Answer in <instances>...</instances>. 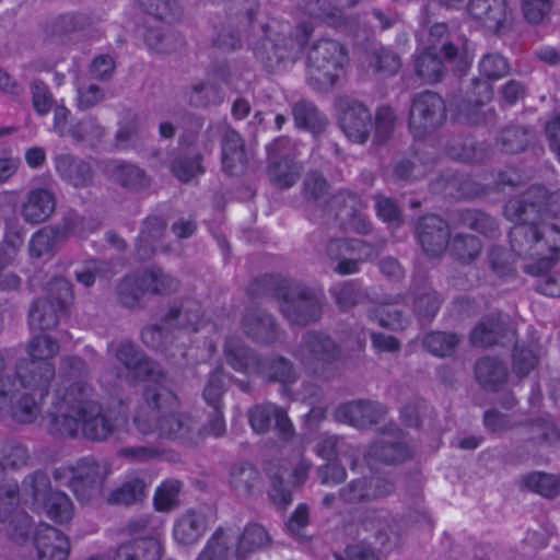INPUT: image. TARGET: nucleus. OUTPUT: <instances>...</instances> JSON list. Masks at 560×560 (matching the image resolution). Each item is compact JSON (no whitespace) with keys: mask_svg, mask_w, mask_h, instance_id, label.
I'll return each mask as SVG.
<instances>
[{"mask_svg":"<svg viewBox=\"0 0 560 560\" xmlns=\"http://www.w3.org/2000/svg\"><path fill=\"white\" fill-rule=\"evenodd\" d=\"M544 213L560 217V191L548 195L544 187H532L523 199H511L504 208L506 219L516 222L510 233L513 250L537 260V266H526L533 273L549 268L560 252V230L536 225V217Z\"/></svg>","mask_w":560,"mask_h":560,"instance_id":"obj_1","label":"nucleus"},{"mask_svg":"<svg viewBox=\"0 0 560 560\" xmlns=\"http://www.w3.org/2000/svg\"><path fill=\"white\" fill-rule=\"evenodd\" d=\"M58 350V345L46 335L30 341L28 360L18 369L19 383L10 376H0V409L10 406L12 417L21 423L36 419L39 410L36 397L43 398L47 393L54 376V366L49 360Z\"/></svg>","mask_w":560,"mask_h":560,"instance_id":"obj_2","label":"nucleus"},{"mask_svg":"<svg viewBox=\"0 0 560 560\" xmlns=\"http://www.w3.org/2000/svg\"><path fill=\"white\" fill-rule=\"evenodd\" d=\"M91 388L81 380L72 382L65 394L54 404L49 411L50 428L65 435H73L80 429L95 440L106 439L113 431L109 421L101 415L100 407L91 397Z\"/></svg>","mask_w":560,"mask_h":560,"instance_id":"obj_3","label":"nucleus"},{"mask_svg":"<svg viewBox=\"0 0 560 560\" xmlns=\"http://www.w3.org/2000/svg\"><path fill=\"white\" fill-rule=\"evenodd\" d=\"M269 542L267 530L258 524L248 525L240 536L232 529H218L208 540L197 560H229L232 544H235V556L243 560L261 550Z\"/></svg>","mask_w":560,"mask_h":560,"instance_id":"obj_4","label":"nucleus"},{"mask_svg":"<svg viewBox=\"0 0 560 560\" xmlns=\"http://www.w3.org/2000/svg\"><path fill=\"white\" fill-rule=\"evenodd\" d=\"M21 495L34 511L46 514L56 523H67L73 516L71 500L65 493L54 491L44 474H35L27 478L23 482Z\"/></svg>","mask_w":560,"mask_h":560,"instance_id":"obj_5","label":"nucleus"},{"mask_svg":"<svg viewBox=\"0 0 560 560\" xmlns=\"http://www.w3.org/2000/svg\"><path fill=\"white\" fill-rule=\"evenodd\" d=\"M117 359L124 366L120 376L129 382L144 380L152 383L148 385L144 397L148 401L152 400L154 408H161L163 404L172 405L175 402V396L162 386L158 380L159 374L153 370V363L144 359L131 343H122L117 351ZM151 405V402H149Z\"/></svg>","mask_w":560,"mask_h":560,"instance_id":"obj_6","label":"nucleus"},{"mask_svg":"<svg viewBox=\"0 0 560 560\" xmlns=\"http://www.w3.org/2000/svg\"><path fill=\"white\" fill-rule=\"evenodd\" d=\"M225 355L234 370L248 375H257L283 383L294 378V370L288 361L282 358L260 360L249 354L248 350L238 341L226 343Z\"/></svg>","mask_w":560,"mask_h":560,"instance_id":"obj_7","label":"nucleus"},{"mask_svg":"<svg viewBox=\"0 0 560 560\" xmlns=\"http://www.w3.org/2000/svg\"><path fill=\"white\" fill-rule=\"evenodd\" d=\"M347 57L334 40H320L308 54V78L319 90L329 89L343 73Z\"/></svg>","mask_w":560,"mask_h":560,"instance_id":"obj_8","label":"nucleus"},{"mask_svg":"<svg viewBox=\"0 0 560 560\" xmlns=\"http://www.w3.org/2000/svg\"><path fill=\"white\" fill-rule=\"evenodd\" d=\"M105 478L100 474V465L84 459L77 467L59 468L55 480L58 486L70 487L79 500H90Z\"/></svg>","mask_w":560,"mask_h":560,"instance_id":"obj_9","label":"nucleus"},{"mask_svg":"<svg viewBox=\"0 0 560 560\" xmlns=\"http://www.w3.org/2000/svg\"><path fill=\"white\" fill-rule=\"evenodd\" d=\"M445 119L444 101L436 94L425 92L419 94L412 103L409 128L415 137L436 128Z\"/></svg>","mask_w":560,"mask_h":560,"instance_id":"obj_10","label":"nucleus"},{"mask_svg":"<svg viewBox=\"0 0 560 560\" xmlns=\"http://www.w3.org/2000/svg\"><path fill=\"white\" fill-rule=\"evenodd\" d=\"M176 287V281L160 269H150L138 280L126 279L120 284L119 294L127 306H133L145 292L166 293Z\"/></svg>","mask_w":560,"mask_h":560,"instance_id":"obj_11","label":"nucleus"},{"mask_svg":"<svg viewBox=\"0 0 560 560\" xmlns=\"http://www.w3.org/2000/svg\"><path fill=\"white\" fill-rule=\"evenodd\" d=\"M50 293L56 294V306L52 302L37 301L30 312V325L39 329H49L57 325V310H62L70 301L71 285L65 279H57L50 287Z\"/></svg>","mask_w":560,"mask_h":560,"instance_id":"obj_12","label":"nucleus"},{"mask_svg":"<svg viewBox=\"0 0 560 560\" xmlns=\"http://www.w3.org/2000/svg\"><path fill=\"white\" fill-rule=\"evenodd\" d=\"M281 312L294 324H307L315 320L320 313L317 299L300 287L290 288L283 295Z\"/></svg>","mask_w":560,"mask_h":560,"instance_id":"obj_13","label":"nucleus"},{"mask_svg":"<svg viewBox=\"0 0 560 560\" xmlns=\"http://www.w3.org/2000/svg\"><path fill=\"white\" fill-rule=\"evenodd\" d=\"M339 121L346 136L354 142H363L371 127V114L359 102L342 100L338 104Z\"/></svg>","mask_w":560,"mask_h":560,"instance_id":"obj_14","label":"nucleus"},{"mask_svg":"<svg viewBox=\"0 0 560 560\" xmlns=\"http://www.w3.org/2000/svg\"><path fill=\"white\" fill-rule=\"evenodd\" d=\"M373 249L358 240L337 241L328 246V254L339 260L336 270L341 275L353 273L358 270L359 260L369 259Z\"/></svg>","mask_w":560,"mask_h":560,"instance_id":"obj_15","label":"nucleus"},{"mask_svg":"<svg viewBox=\"0 0 560 560\" xmlns=\"http://www.w3.org/2000/svg\"><path fill=\"white\" fill-rule=\"evenodd\" d=\"M303 38H300L296 43V48L288 47L291 39L287 38H269L266 37L260 44L254 48L255 56L264 62L268 68L276 69L280 62L289 58H294L295 55L301 50L307 38L310 31L302 27Z\"/></svg>","mask_w":560,"mask_h":560,"instance_id":"obj_16","label":"nucleus"},{"mask_svg":"<svg viewBox=\"0 0 560 560\" xmlns=\"http://www.w3.org/2000/svg\"><path fill=\"white\" fill-rule=\"evenodd\" d=\"M209 522L210 517L205 510H187L176 518L173 537L180 545H192L203 536Z\"/></svg>","mask_w":560,"mask_h":560,"instance_id":"obj_17","label":"nucleus"},{"mask_svg":"<svg viewBox=\"0 0 560 560\" xmlns=\"http://www.w3.org/2000/svg\"><path fill=\"white\" fill-rule=\"evenodd\" d=\"M34 545L40 560H66L69 553L67 537L47 524L36 528Z\"/></svg>","mask_w":560,"mask_h":560,"instance_id":"obj_18","label":"nucleus"},{"mask_svg":"<svg viewBox=\"0 0 560 560\" xmlns=\"http://www.w3.org/2000/svg\"><path fill=\"white\" fill-rule=\"evenodd\" d=\"M275 421V427L282 439L292 435L293 427L285 412L273 404L257 406L249 412V422L254 431L265 432Z\"/></svg>","mask_w":560,"mask_h":560,"instance_id":"obj_19","label":"nucleus"},{"mask_svg":"<svg viewBox=\"0 0 560 560\" xmlns=\"http://www.w3.org/2000/svg\"><path fill=\"white\" fill-rule=\"evenodd\" d=\"M418 237L428 254L439 255L447 245V224L438 215H427L419 224Z\"/></svg>","mask_w":560,"mask_h":560,"instance_id":"obj_20","label":"nucleus"},{"mask_svg":"<svg viewBox=\"0 0 560 560\" xmlns=\"http://www.w3.org/2000/svg\"><path fill=\"white\" fill-rule=\"evenodd\" d=\"M55 207V198L50 191L33 189L21 207V215L26 222L40 223L50 217Z\"/></svg>","mask_w":560,"mask_h":560,"instance_id":"obj_21","label":"nucleus"},{"mask_svg":"<svg viewBox=\"0 0 560 560\" xmlns=\"http://www.w3.org/2000/svg\"><path fill=\"white\" fill-rule=\"evenodd\" d=\"M470 15L487 28L499 31L508 18L505 0H470Z\"/></svg>","mask_w":560,"mask_h":560,"instance_id":"obj_22","label":"nucleus"},{"mask_svg":"<svg viewBox=\"0 0 560 560\" xmlns=\"http://www.w3.org/2000/svg\"><path fill=\"white\" fill-rule=\"evenodd\" d=\"M161 544L158 537H148L121 545L117 560H160Z\"/></svg>","mask_w":560,"mask_h":560,"instance_id":"obj_23","label":"nucleus"},{"mask_svg":"<svg viewBox=\"0 0 560 560\" xmlns=\"http://www.w3.org/2000/svg\"><path fill=\"white\" fill-rule=\"evenodd\" d=\"M56 170L66 182L75 187L85 186L92 177L90 164L70 155L58 156Z\"/></svg>","mask_w":560,"mask_h":560,"instance_id":"obj_24","label":"nucleus"},{"mask_svg":"<svg viewBox=\"0 0 560 560\" xmlns=\"http://www.w3.org/2000/svg\"><path fill=\"white\" fill-rule=\"evenodd\" d=\"M246 163L243 141L237 132L229 130L222 144V164L226 172L237 174Z\"/></svg>","mask_w":560,"mask_h":560,"instance_id":"obj_25","label":"nucleus"},{"mask_svg":"<svg viewBox=\"0 0 560 560\" xmlns=\"http://www.w3.org/2000/svg\"><path fill=\"white\" fill-rule=\"evenodd\" d=\"M191 420L188 416L172 412L167 416H163L158 422V430L162 435L174 438V439H187L190 441H198V436H195L190 428Z\"/></svg>","mask_w":560,"mask_h":560,"instance_id":"obj_26","label":"nucleus"},{"mask_svg":"<svg viewBox=\"0 0 560 560\" xmlns=\"http://www.w3.org/2000/svg\"><path fill=\"white\" fill-rule=\"evenodd\" d=\"M436 45L428 46L424 51L417 56L415 69L417 74L428 83H435L442 75V62L436 57Z\"/></svg>","mask_w":560,"mask_h":560,"instance_id":"obj_27","label":"nucleus"},{"mask_svg":"<svg viewBox=\"0 0 560 560\" xmlns=\"http://www.w3.org/2000/svg\"><path fill=\"white\" fill-rule=\"evenodd\" d=\"M147 488L141 479L132 477L113 490L107 501L113 504L130 505L145 497Z\"/></svg>","mask_w":560,"mask_h":560,"instance_id":"obj_28","label":"nucleus"},{"mask_svg":"<svg viewBox=\"0 0 560 560\" xmlns=\"http://www.w3.org/2000/svg\"><path fill=\"white\" fill-rule=\"evenodd\" d=\"M373 405L370 402H350L336 410V419L353 427H364L374 420L371 417Z\"/></svg>","mask_w":560,"mask_h":560,"instance_id":"obj_29","label":"nucleus"},{"mask_svg":"<svg viewBox=\"0 0 560 560\" xmlns=\"http://www.w3.org/2000/svg\"><path fill=\"white\" fill-rule=\"evenodd\" d=\"M104 173L124 186L137 187L143 183V173L135 165L109 161L104 165Z\"/></svg>","mask_w":560,"mask_h":560,"instance_id":"obj_30","label":"nucleus"},{"mask_svg":"<svg viewBox=\"0 0 560 560\" xmlns=\"http://www.w3.org/2000/svg\"><path fill=\"white\" fill-rule=\"evenodd\" d=\"M476 377L485 387L495 389L506 377L505 368L495 359H482L476 365Z\"/></svg>","mask_w":560,"mask_h":560,"instance_id":"obj_31","label":"nucleus"},{"mask_svg":"<svg viewBox=\"0 0 560 560\" xmlns=\"http://www.w3.org/2000/svg\"><path fill=\"white\" fill-rule=\"evenodd\" d=\"M258 482V472L253 466L238 465L233 467L230 476V483L236 494H249Z\"/></svg>","mask_w":560,"mask_h":560,"instance_id":"obj_32","label":"nucleus"},{"mask_svg":"<svg viewBox=\"0 0 560 560\" xmlns=\"http://www.w3.org/2000/svg\"><path fill=\"white\" fill-rule=\"evenodd\" d=\"M63 237L65 234L60 233L57 229H43L33 235L30 244V253L33 257H44L48 255Z\"/></svg>","mask_w":560,"mask_h":560,"instance_id":"obj_33","label":"nucleus"},{"mask_svg":"<svg viewBox=\"0 0 560 560\" xmlns=\"http://www.w3.org/2000/svg\"><path fill=\"white\" fill-rule=\"evenodd\" d=\"M182 485L177 480H167L155 490L153 502L160 512H168L178 504Z\"/></svg>","mask_w":560,"mask_h":560,"instance_id":"obj_34","label":"nucleus"},{"mask_svg":"<svg viewBox=\"0 0 560 560\" xmlns=\"http://www.w3.org/2000/svg\"><path fill=\"white\" fill-rule=\"evenodd\" d=\"M525 486L544 497H555L560 490V479L544 472H532L524 477Z\"/></svg>","mask_w":560,"mask_h":560,"instance_id":"obj_35","label":"nucleus"},{"mask_svg":"<svg viewBox=\"0 0 560 560\" xmlns=\"http://www.w3.org/2000/svg\"><path fill=\"white\" fill-rule=\"evenodd\" d=\"M247 334L254 336L261 341H270L275 329V323L268 315H248L244 323Z\"/></svg>","mask_w":560,"mask_h":560,"instance_id":"obj_36","label":"nucleus"},{"mask_svg":"<svg viewBox=\"0 0 560 560\" xmlns=\"http://www.w3.org/2000/svg\"><path fill=\"white\" fill-rule=\"evenodd\" d=\"M409 455L410 452L406 445L394 443L389 438H385L381 445L373 447V456L386 463L402 462Z\"/></svg>","mask_w":560,"mask_h":560,"instance_id":"obj_37","label":"nucleus"},{"mask_svg":"<svg viewBox=\"0 0 560 560\" xmlns=\"http://www.w3.org/2000/svg\"><path fill=\"white\" fill-rule=\"evenodd\" d=\"M457 342L458 339L455 335L445 332H432L423 340L425 348L433 354L440 357L451 354Z\"/></svg>","mask_w":560,"mask_h":560,"instance_id":"obj_38","label":"nucleus"},{"mask_svg":"<svg viewBox=\"0 0 560 560\" xmlns=\"http://www.w3.org/2000/svg\"><path fill=\"white\" fill-rule=\"evenodd\" d=\"M529 139V132L523 127H511L502 132L500 141L504 151L516 153L526 148Z\"/></svg>","mask_w":560,"mask_h":560,"instance_id":"obj_39","label":"nucleus"},{"mask_svg":"<svg viewBox=\"0 0 560 560\" xmlns=\"http://www.w3.org/2000/svg\"><path fill=\"white\" fill-rule=\"evenodd\" d=\"M501 328L499 320L482 322L471 331L470 341L474 346H490L498 341V330Z\"/></svg>","mask_w":560,"mask_h":560,"instance_id":"obj_40","label":"nucleus"},{"mask_svg":"<svg viewBox=\"0 0 560 560\" xmlns=\"http://www.w3.org/2000/svg\"><path fill=\"white\" fill-rule=\"evenodd\" d=\"M479 68L481 74L486 78L498 80L508 72L509 65L502 56L492 54L482 58Z\"/></svg>","mask_w":560,"mask_h":560,"instance_id":"obj_41","label":"nucleus"},{"mask_svg":"<svg viewBox=\"0 0 560 560\" xmlns=\"http://www.w3.org/2000/svg\"><path fill=\"white\" fill-rule=\"evenodd\" d=\"M305 343L308 352L320 360H328L334 357L335 343L326 336H310Z\"/></svg>","mask_w":560,"mask_h":560,"instance_id":"obj_42","label":"nucleus"},{"mask_svg":"<svg viewBox=\"0 0 560 560\" xmlns=\"http://www.w3.org/2000/svg\"><path fill=\"white\" fill-rule=\"evenodd\" d=\"M366 481L359 480L351 482L347 489L342 491V497L346 501L354 502L365 498L383 497L392 492V487L387 485L385 490L369 492L365 490Z\"/></svg>","mask_w":560,"mask_h":560,"instance_id":"obj_43","label":"nucleus"},{"mask_svg":"<svg viewBox=\"0 0 560 560\" xmlns=\"http://www.w3.org/2000/svg\"><path fill=\"white\" fill-rule=\"evenodd\" d=\"M373 67L375 68V71L385 75H390L398 71L400 68V61L394 52L382 49L374 54Z\"/></svg>","mask_w":560,"mask_h":560,"instance_id":"obj_44","label":"nucleus"},{"mask_svg":"<svg viewBox=\"0 0 560 560\" xmlns=\"http://www.w3.org/2000/svg\"><path fill=\"white\" fill-rule=\"evenodd\" d=\"M552 0H522V9L528 22H540L551 8Z\"/></svg>","mask_w":560,"mask_h":560,"instance_id":"obj_45","label":"nucleus"},{"mask_svg":"<svg viewBox=\"0 0 560 560\" xmlns=\"http://www.w3.org/2000/svg\"><path fill=\"white\" fill-rule=\"evenodd\" d=\"M269 176L279 186L290 187L295 183L299 173L295 167L289 166L288 163H279L270 166Z\"/></svg>","mask_w":560,"mask_h":560,"instance_id":"obj_46","label":"nucleus"},{"mask_svg":"<svg viewBox=\"0 0 560 560\" xmlns=\"http://www.w3.org/2000/svg\"><path fill=\"white\" fill-rule=\"evenodd\" d=\"M452 250L460 258H474L480 250L479 240L474 236L456 237L451 244Z\"/></svg>","mask_w":560,"mask_h":560,"instance_id":"obj_47","label":"nucleus"},{"mask_svg":"<svg viewBox=\"0 0 560 560\" xmlns=\"http://www.w3.org/2000/svg\"><path fill=\"white\" fill-rule=\"evenodd\" d=\"M33 106L39 115H46L51 109V96L44 83L34 82L32 85Z\"/></svg>","mask_w":560,"mask_h":560,"instance_id":"obj_48","label":"nucleus"},{"mask_svg":"<svg viewBox=\"0 0 560 560\" xmlns=\"http://www.w3.org/2000/svg\"><path fill=\"white\" fill-rule=\"evenodd\" d=\"M293 115L295 122L301 127L314 128L317 119V112L315 107L307 102H300L293 107Z\"/></svg>","mask_w":560,"mask_h":560,"instance_id":"obj_49","label":"nucleus"},{"mask_svg":"<svg viewBox=\"0 0 560 560\" xmlns=\"http://www.w3.org/2000/svg\"><path fill=\"white\" fill-rule=\"evenodd\" d=\"M308 524V509L299 505L287 522L288 530L296 538H304L303 529Z\"/></svg>","mask_w":560,"mask_h":560,"instance_id":"obj_50","label":"nucleus"},{"mask_svg":"<svg viewBox=\"0 0 560 560\" xmlns=\"http://www.w3.org/2000/svg\"><path fill=\"white\" fill-rule=\"evenodd\" d=\"M223 393V382L221 374L215 372L211 375L203 390L206 401L213 408L220 407V399Z\"/></svg>","mask_w":560,"mask_h":560,"instance_id":"obj_51","label":"nucleus"},{"mask_svg":"<svg viewBox=\"0 0 560 560\" xmlns=\"http://www.w3.org/2000/svg\"><path fill=\"white\" fill-rule=\"evenodd\" d=\"M536 364V357L532 350L522 349L514 353L513 371L520 376L526 375Z\"/></svg>","mask_w":560,"mask_h":560,"instance_id":"obj_52","label":"nucleus"},{"mask_svg":"<svg viewBox=\"0 0 560 560\" xmlns=\"http://www.w3.org/2000/svg\"><path fill=\"white\" fill-rule=\"evenodd\" d=\"M174 175L182 182L190 180L195 175L202 172L201 165L197 160H179L173 165Z\"/></svg>","mask_w":560,"mask_h":560,"instance_id":"obj_53","label":"nucleus"},{"mask_svg":"<svg viewBox=\"0 0 560 560\" xmlns=\"http://www.w3.org/2000/svg\"><path fill=\"white\" fill-rule=\"evenodd\" d=\"M395 116L389 107L380 108L375 118V130L377 139H384L392 130Z\"/></svg>","mask_w":560,"mask_h":560,"instance_id":"obj_54","label":"nucleus"},{"mask_svg":"<svg viewBox=\"0 0 560 560\" xmlns=\"http://www.w3.org/2000/svg\"><path fill=\"white\" fill-rule=\"evenodd\" d=\"M3 452L5 453L1 463L3 467H19L25 464L28 457L26 448L21 445L5 446Z\"/></svg>","mask_w":560,"mask_h":560,"instance_id":"obj_55","label":"nucleus"},{"mask_svg":"<svg viewBox=\"0 0 560 560\" xmlns=\"http://www.w3.org/2000/svg\"><path fill=\"white\" fill-rule=\"evenodd\" d=\"M70 112L63 106L54 108V130L60 136H77V131L68 124Z\"/></svg>","mask_w":560,"mask_h":560,"instance_id":"obj_56","label":"nucleus"},{"mask_svg":"<svg viewBox=\"0 0 560 560\" xmlns=\"http://www.w3.org/2000/svg\"><path fill=\"white\" fill-rule=\"evenodd\" d=\"M318 476L323 483H338L346 477L345 469L336 463H327L318 469Z\"/></svg>","mask_w":560,"mask_h":560,"instance_id":"obj_57","label":"nucleus"},{"mask_svg":"<svg viewBox=\"0 0 560 560\" xmlns=\"http://www.w3.org/2000/svg\"><path fill=\"white\" fill-rule=\"evenodd\" d=\"M73 130L77 131V136H72L78 140H94L102 136V128L92 119H88L85 121L80 122L79 125L73 127Z\"/></svg>","mask_w":560,"mask_h":560,"instance_id":"obj_58","label":"nucleus"},{"mask_svg":"<svg viewBox=\"0 0 560 560\" xmlns=\"http://www.w3.org/2000/svg\"><path fill=\"white\" fill-rule=\"evenodd\" d=\"M103 97L96 85H90L86 89L78 90V105L82 109H88L96 105Z\"/></svg>","mask_w":560,"mask_h":560,"instance_id":"obj_59","label":"nucleus"},{"mask_svg":"<svg viewBox=\"0 0 560 560\" xmlns=\"http://www.w3.org/2000/svg\"><path fill=\"white\" fill-rule=\"evenodd\" d=\"M307 12L315 19H320L335 26L339 24V20L341 18L339 9L334 8V11L328 12L326 9L319 7L318 2L310 3L307 7Z\"/></svg>","mask_w":560,"mask_h":560,"instance_id":"obj_60","label":"nucleus"},{"mask_svg":"<svg viewBox=\"0 0 560 560\" xmlns=\"http://www.w3.org/2000/svg\"><path fill=\"white\" fill-rule=\"evenodd\" d=\"M336 560H378V558L365 545H353L346 549V558L336 556Z\"/></svg>","mask_w":560,"mask_h":560,"instance_id":"obj_61","label":"nucleus"},{"mask_svg":"<svg viewBox=\"0 0 560 560\" xmlns=\"http://www.w3.org/2000/svg\"><path fill=\"white\" fill-rule=\"evenodd\" d=\"M509 254L502 248H494L489 255L492 269L500 276H503L512 270L511 264L506 260Z\"/></svg>","mask_w":560,"mask_h":560,"instance_id":"obj_62","label":"nucleus"},{"mask_svg":"<svg viewBox=\"0 0 560 560\" xmlns=\"http://www.w3.org/2000/svg\"><path fill=\"white\" fill-rule=\"evenodd\" d=\"M376 211L378 217L383 221L392 222L397 219L398 217V209L394 201L386 197H380L376 199Z\"/></svg>","mask_w":560,"mask_h":560,"instance_id":"obj_63","label":"nucleus"},{"mask_svg":"<svg viewBox=\"0 0 560 560\" xmlns=\"http://www.w3.org/2000/svg\"><path fill=\"white\" fill-rule=\"evenodd\" d=\"M115 65L114 60L109 56H98L91 65V73L95 78H105L112 74Z\"/></svg>","mask_w":560,"mask_h":560,"instance_id":"obj_64","label":"nucleus"}]
</instances>
